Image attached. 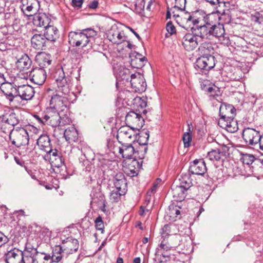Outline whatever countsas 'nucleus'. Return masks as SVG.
<instances>
[{
  "label": "nucleus",
  "instance_id": "f257e3e1",
  "mask_svg": "<svg viewBox=\"0 0 263 263\" xmlns=\"http://www.w3.org/2000/svg\"><path fill=\"white\" fill-rule=\"evenodd\" d=\"M54 78L58 87V92L51 97L49 106L60 112L67 111L68 100L66 96L70 92L71 78L65 77L62 68L56 70Z\"/></svg>",
  "mask_w": 263,
  "mask_h": 263
},
{
  "label": "nucleus",
  "instance_id": "f03ea898",
  "mask_svg": "<svg viewBox=\"0 0 263 263\" xmlns=\"http://www.w3.org/2000/svg\"><path fill=\"white\" fill-rule=\"evenodd\" d=\"M199 52L202 56L197 59L195 67L200 69L209 70L215 65V57L211 54L214 49L209 43H201L198 47Z\"/></svg>",
  "mask_w": 263,
  "mask_h": 263
},
{
  "label": "nucleus",
  "instance_id": "7ed1b4c3",
  "mask_svg": "<svg viewBox=\"0 0 263 263\" xmlns=\"http://www.w3.org/2000/svg\"><path fill=\"white\" fill-rule=\"evenodd\" d=\"M186 0H175L174 8L180 11L178 14H174L177 18V21L179 22L180 25L187 29L192 25L199 24L201 20L197 18L193 14L184 11Z\"/></svg>",
  "mask_w": 263,
  "mask_h": 263
},
{
  "label": "nucleus",
  "instance_id": "20e7f679",
  "mask_svg": "<svg viewBox=\"0 0 263 263\" xmlns=\"http://www.w3.org/2000/svg\"><path fill=\"white\" fill-rule=\"evenodd\" d=\"M189 28L191 29L192 33H186L183 36L181 44L185 50L191 51L196 49L204 39L198 24L192 25Z\"/></svg>",
  "mask_w": 263,
  "mask_h": 263
},
{
  "label": "nucleus",
  "instance_id": "39448f33",
  "mask_svg": "<svg viewBox=\"0 0 263 263\" xmlns=\"http://www.w3.org/2000/svg\"><path fill=\"white\" fill-rule=\"evenodd\" d=\"M77 239L68 238L62 241L61 246H56L53 251L52 260L54 262L60 261L64 254L67 255L77 251L79 248Z\"/></svg>",
  "mask_w": 263,
  "mask_h": 263
},
{
  "label": "nucleus",
  "instance_id": "423d86ee",
  "mask_svg": "<svg viewBox=\"0 0 263 263\" xmlns=\"http://www.w3.org/2000/svg\"><path fill=\"white\" fill-rule=\"evenodd\" d=\"M174 240L176 241L177 243H172L171 245H170L167 241L163 239L159 247L157 249L156 255L157 256H162L164 258H168L169 255L165 252H167L170 250L172 248L176 247V246H180L181 247H184L185 248V242L186 243L187 250H190L191 248L192 241L189 236H185L182 237L180 235H176L174 236Z\"/></svg>",
  "mask_w": 263,
  "mask_h": 263
},
{
  "label": "nucleus",
  "instance_id": "0eeeda50",
  "mask_svg": "<svg viewBox=\"0 0 263 263\" xmlns=\"http://www.w3.org/2000/svg\"><path fill=\"white\" fill-rule=\"evenodd\" d=\"M200 32H202L203 39L213 40L214 37L218 38L223 43H227L228 39L225 36V30L223 24H218L211 26L210 24H200Z\"/></svg>",
  "mask_w": 263,
  "mask_h": 263
},
{
  "label": "nucleus",
  "instance_id": "6e6552de",
  "mask_svg": "<svg viewBox=\"0 0 263 263\" xmlns=\"http://www.w3.org/2000/svg\"><path fill=\"white\" fill-rule=\"evenodd\" d=\"M97 35V32L91 28L84 29L81 32H70L69 33V43L72 46L85 47L90 39Z\"/></svg>",
  "mask_w": 263,
  "mask_h": 263
},
{
  "label": "nucleus",
  "instance_id": "1a4fd4ad",
  "mask_svg": "<svg viewBox=\"0 0 263 263\" xmlns=\"http://www.w3.org/2000/svg\"><path fill=\"white\" fill-rule=\"evenodd\" d=\"M12 143L17 147L25 146L28 144L29 135L24 128H13L9 135Z\"/></svg>",
  "mask_w": 263,
  "mask_h": 263
},
{
  "label": "nucleus",
  "instance_id": "9d476101",
  "mask_svg": "<svg viewBox=\"0 0 263 263\" xmlns=\"http://www.w3.org/2000/svg\"><path fill=\"white\" fill-rule=\"evenodd\" d=\"M62 112L52 109L50 107L46 108L42 118H39L44 124H47L52 127H57L60 124Z\"/></svg>",
  "mask_w": 263,
  "mask_h": 263
},
{
  "label": "nucleus",
  "instance_id": "9b49d317",
  "mask_svg": "<svg viewBox=\"0 0 263 263\" xmlns=\"http://www.w3.org/2000/svg\"><path fill=\"white\" fill-rule=\"evenodd\" d=\"M117 138L120 143H126L135 141L137 138V135L134 129L129 125L123 126L118 129Z\"/></svg>",
  "mask_w": 263,
  "mask_h": 263
},
{
  "label": "nucleus",
  "instance_id": "f8f14e48",
  "mask_svg": "<svg viewBox=\"0 0 263 263\" xmlns=\"http://www.w3.org/2000/svg\"><path fill=\"white\" fill-rule=\"evenodd\" d=\"M22 74V73L19 74L20 77L26 80L29 78L32 82L38 85H42L46 79V70L42 68H34L30 72L29 74L27 72L23 77L21 76Z\"/></svg>",
  "mask_w": 263,
  "mask_h": 263
},
{
  "label": "nucleus",
  "instance_id": "ddd939ff",
  "mask_svg": "<svg viewBox=\"0 0 263 263\" xmlns=\"http://www.w3.org/2000/svg\"><path fill=\"white\" fill-rule=\"evenodd\" d=\"M22 12L28 16L35 14L40 9L37 0H18Z\"/></svg>",
  "mask_w": 263,
  "mask_h": 263
},
{
  "label": "nucleus",
  "instance_id": "4468645a",
  "mask_svg": "<svg viewBox=\"0 0 263 263\" xmlns=\"http://www.w3.org/2000/svg\"><path fill=\"white\" fill-rule=\"evenodd\" d=\"M125 121L128 125L132 126L133 129L139 130L144 124L143 118L139 114L132 111L128 112L125 117Z\"/></svg>",
  "mask_w": 263,
  "mask_h": 263
},
{
  "label": "nucleus",
  "instance_id": "2eb2a0df",
  "mask_svg": "<svg viewBox=\"0 0 263 263\" xmlns=\"http://www.w3.org/2000/svg\"><path fill=\"white\" fill-rule=\"evenodd\" d=\"M107 37L110 42L117 44H121L126 40L123 31L120 30L116 25L112 26L108 31Z\"/></svg>",
  "mask_w": 263,
  "mask_h": 263
},
{
  "label": "nucleus",
  "instance_id": "dca6fc26",
  "mask_svg": "<svg viewBox=\"0 0 263 263\" xmlns=\"http://www.w3.org/2000/svg\"><path fill=\"white\" fill-rule=\"evenodd\" d=\"M260 136L259 133L253 128H246L242 133V137L246 143L252 146L258 145Z\"/></svg>",
  "mask_w": 263,
  "mask_h": 263
},
{
  "label": "nucleus",
  "instance_id": "f3484780",
  "mask_svg": "<svg viewBox=\"0 0 263 263\" xmlns=\"http://www.w3.org/2000/svg\"><path fill=\"white\" fill-rule=\"evenodd\" d=\"M44 158L45 160H48L53 167L59 168L64 163V160L61 153L56 149H52L47 153Z\"/></svg>",
  "mask_w": 263,
  "mask_h": 263
},
{
  "label": "nucleus",
  "instance_id": "a211bd4d",
  "mask_svg": "<svg viewBox=\"0 0 263 263\" xmlns=\"http://www.w3.org/2000/svg\"><path fill=\"white\" fill-rule=\"evenodd\" d=\"M46 260V256L37 253L33 254L28 251L23 252L21 257V263H45Z\"/></svg>",
  "mask_w": 263,
  "mask_h": 263
},
{
  "label": "nucleus",
  "instance_id": "6ab92c4d",
  "mask_svg": "<svg viewBox=\"0 0 263 263\" xmlns=\"http://www.w3.org/2000/svg\"><path fill=\"white\" fill-rule=\"evenodd\" d=\"M0 88L10 101H12L14 98L17 97V87L13 83L8 82H2Z\"/></svg>",
  "mask_w": 263,
  "mask_h": 263
},
{
  "label": "nucleus",
  "instance_id": "aec40b11",
  "mask_svg": "<svg viewBox=\"0 0 263 263\" xmlns=\"http://www.w3.org/2000/svg\"><path fill=\"white\" fill-rule=\"evenodd\" d=\"M129 81L132 86L136 91H143L146 89V82L143 78L139 74H132L130 76Z\"/></svg>",
  "mask_w": 263,
  "mask_h": 263
},
{
  "label": "nucleus",
  "instance_id": "412c9836",
  "mask_svg": "<svg viewBox=\"0 0 263 263\" xmlns=\"http://www.w3.org/2000/svg\"><path fill=\"white\" fill-rule=\"evenodd\" d=\"M34 94L32 87L29 85H23L17 87V97L19 96L22 100H29Z\"/></svg>",
  "mask_w": 263,
  "mask_h": 263
},
{
  "label": "nucleus",
  "instance_id": "4be33fe9",
  "mask_svg": "<svg viewBox=\"0 0 263 263\" xmlns=\"http://www.w3.org/2000/svg\"><path fill=\"white\" fill-rule=\"evenodd\" d=\"M236 109L231 104L223 103L219 108L220 119L227 120L231 118H234Z\"/></svg>",
  "mask_w": 263,
  "mask_h": 263
},
{
  "label": "nucleus",
  "instance_id": "5701e85b",
  "mask_svg": "<svg viewBox=\"0 0 263 263\" xmlns=\"http://www.w3.org/2000/svg\"><path fill=\"white\" fill-rule=\"evenodd\" d=\"M206 170L205 163L202 159L194 161L189 168L191 173L197 175H203Z\"/></svg>",
  "mask_w": 263,
  "mask_h": 263
},
{
  "label": "nucleus",
  "instance_id": "b1692460",
  "mask_svg": "<svg viewBox=\"0 0 263 263\" xmlns=\"http://www.w3.org/2000/svg\"><path fill=\"white\" fill-rule=\"evenodd\" d=\"M118 151L122 157L126 159H134L135 155V149L131 144L122 143L121 146L118 148Z\"/></svg>",
  "mask_w": 263,
  "mask_h": 263
},
{
  "label": "nucleus",
  "instance_id": "393cba45",
  "mask_svg": "<svg viewBox=\"0 0 263 263\" xmlns=\"http://www.w3.org/2000/svg\"><path fill=\"white\" fill-rule=\"evenodd\" d=\"M219 125L230 133H234L238 129L237 123L234 120V118H231L227 120L219 119Z\"/></svg>",
  "mask_w": 263,
  "mask_h": 263
},
{
  "label": "nucleus",
  "instance_id": "a878e982",
  "mask_svg": "<svg viewBox=\"0 0 263 263\" xmlns=\"http://www.w3.org/2000/svg\"><path fill=\"white\" fill-rule=\"evenodd\" d=\"M23 252L18 249H13L9 251L5 256L7 263H21Z\"/></svg>",
  "mask_w": 263,
  "mask_h": 263
},
{
  "label": "nucleus",
  "instance_id": "bb28decb",
  "mask_svg": "<svg viewBox=\"0 0 263 263\" xmlns=\"http://www.w3.org/2000/svg\"><path fill=\"white\" fill-rule=\"evenodd\" d=\"M32 21L34 25L43 28L51 24V19L45 13L34 15Z\"/></svg>",
  "mask_w": 263,
  "mask_h": 263
},
{
  "label": "nucleus",
  "instance_id": "cd10ccee",
  "mask_svg": "<svg viewBox=\"0 0 263 263\" xmlns=\"http://www.w3.org/2000/svg\"><path fill=\"white\" fill-rule=\"evenodd\" d=\"M47 40L43 34H34L31 38V42L33 48L43 50L45 46Z\"/></svg>",
  "mask_w": 263,
  "mask_h": 263
},
{
  "label": "nucleus",
  "instance_id": "c85d7f7f",
  "mask_svg": "<svg viewBox=\"0 0 263 263\" xmlns=\"http://www.w3.org/2000/svg\"><path fill=\"white\" fill-rule=\"evenodd\" d=\"M37 144L41 149L45 151L46 153L52 150L50 138L46 135H43L40 136L37 139Z\"/></svg>",
  "mask_w": 263,
  "mask_h": 263
},
{
  "label": "nucleus",
  "instance_id": "c756f323",
  "mask_svg": "<svg viewBox=\"0 0 263 263\" xmlns=\"http://www.w3.org/2000/svg\"><path fill=\"white\" fill-rule=\"evenodd\" d=\"M0 120L2 123V126L7 125L14 126L18 123V119L14 113L3 115L0 117Z\"/></svg>",
  "mask_w": 263,
  "mask_h": 263
},
{
  "label": "nucleus",
  "instance_id": "7c9ffc66",
  "mask_svg": "<svg viewBox=\"0 0 263 263\" xmlns=\"http://www.w3.org/2000/svg\"><path fill=\"white\" fill-rule=\"evenodd\" d=\"M32 61L27 54L23 55L16 63V66L20 71L28 70L31 66Z\"/></svg>",
  "mask_w": 263,
  "mask_h": 263
},
{
  "label": "nucleus",
  "instance_id": "2f4dec72",
  "mask_svg": "<svg viewBox=\"0 0 263 263\" xmlns=\"http://www.w3.org/2000/svg\"><path fill=\"white\" fill-rule=\"evenodd\" d=\"M35 59L40 68L43 69L49 66L51 62L49 55L45 52H41L37 54Z\"/></svg>",
  "mask_w": 263,
  "mask_h": 263
},
{
  "label": "nucleus",
  "instance_id": "473e14b6",
  "mask_svg": "<svg viewBox=\"0 0 263 263\" xmlns=\"http://www.w3.org/2000/svg\"><path fill=\"white\" fill-rule=\"evenodd\" d=\"M45 32L43 34L48 41H54L58 37V30L56 27L49 24L45 28Z\"/></svg>",
  "mask_w": 263,
  "mask_h": 263
},
{
  "label": "nucleus",
  "instance_id": "72a5a7b5",
  "mask_svg": "<svg viewBox=\"0 0 263 263\" xmlns=\"http://www.w3.org/2000/svg\"><path fill=\"white\" fill-rule=\"evenodd\" d=\"M114 183L116 190L125 191L126 187V182L124 175L118 174L114 178Z\"/></svg>",
  "mask_w": 263,
  "mask_h": 263
},
{
  "label": "nucleus",
  "instance_id": "f704fd0d",
  "mask_svg": "<svg viewBox=\"0 0 263 263\" xmlns=\"http://www.w3.org/2000/svg\"><path fill=\"white\" fill-rule=\"evenodd\" d=\"M64 137L69 143L75 142L78 139V133L73 127H70L65 129Z\"/></svg>",
  "mask_w": 263,
  "mask_h": 263
},
{
  "label": "nucleus",
  "instance_id": "c9c22d12",
  "mask_svg": "<svg viewBox=\"0 0 263 263\" xmlns=\"http://www.w3.org/2000/svg\"><path fill=\"white\" fill-rule=\"evenodd\" d=\"M186 191L178 185L172 187V195L174 200L181 201L185 197Z\"/></svg>",
  "mask_w": 263,
  "mask_h": 263
},
{
  "label": "nucleus",
  "instance_id": "e433bc0d",
  "mask_svg": "<svg viewBox=\"0 0 263 263\" xmlns=\"http://www.w3.org/2000/svg\"><path fill=\"white\" fill-rule=\"evenodd\" d=\"M146 62V58L142 57V55L137 53L135 58H132L131 65L135 68H139L143 66Z\"/></svg>",
  "mask_w": 263,
  "mask_h": 263
},
{
  "label": "nucleus",
  "instance_id": "4c0bfd02",
  "mask_svg": "<svg viewBox=\"0 0 263 263\" xmlns=\"http://www.w3.org/2000/svg\"><path fill=\"white\" fill-rule=\"evenodd\" d=\"M179 180L180 184L178 186L182 188L186 191L189 190L192 185V181L187 175H185L181 177Z\"/></svg>",
  "mask_w": 263,
  "mask_h": 263
},
{
  "label": "nucleus",
  "instance_id": "58836bf2",
  "mask_svg": "<svg viewBox=\"0 0 263 263\" xmlns=\"http://www.w3.org/2000/svg\"><path fill=\"white\" fill-rule=\"evenodd\" d=\"M222 156L223 154L219 149H214L208 153L206 158L211 161H218Z\"/></svg>",
  "mask_w": 263,
  "mask_h": 263
},
{
  "label": "nucleus",
  "instance_id": "ea45409f",
  "mask_svg": "<svg viewBox=\"0 0 263 263\" xmlns=\"http://www.w3.org/2000/svg\"><path fill=\"white\" fill-rule=\"evenodd\" d=\"M137 141L141 146H147L148 140L149 137V132L142 131L139 134Z\"/></svg>",
  "mask_w": 263,
  "mask_h": 263
},
{
  "label": "nucleus",
  "instance_id": "a19ab883",
  "mask_svg": "<svg viewBox=\"0 0 263 263\" xmlns=\"http://www.w3.org/2000/svg\"><path fill=\"white\" fill-rule=\"evenodd\" d=\"M130 73L129 69L125 68H121L118 72L117 77V78H120L124 80H125L127 81L130 79Z\"/></svg>",
  "mask_w": 263,
  "mask_h": 263
},
{
  "label": "nucleus",
  "instance_id": "79ce46f5",
  "mask_svg": "<svg viewBox=\"0 0 263 263\" xmlns=\"http://www.w3.org/2000/svg\"><path fill=\"white\" fill-rule=\"evenodd\" d=\"M147 151V146H140L137 151L135 150L134 159H142L144 158Z\"/></svg>",
  "mask_w": 263,
  "mask_h": 263
},
{
  "label": "nucleus",
  "instance_id": "37998d69",
  "mask_svg": "<svg viewBox=\"0 0 263 263\" xmlns=\"http://www.w3.org/2000/svg\"><path fill=\"white\" fill-rule=\"evenodd\" d=\"M125 193V191H120L118 190H113L110 195V199L112 200L114 202H117L120 199V197L121 195H123Z\"/></svg>",
  "mask_w": 263,
  "mask_h": 263
},
{
  "label": "nucleus",
  "instance_id": "c03bdc74",
  "mask_svg": "<svg viewBox=\"0 0 263 263\" xmlns=\"http://www.w3.org/2000/svg\"><path fill=\"white\" fill-rule=\"evenodd\" d=\"M255 160V157L252 155L245 154L243 155L241 161L243 164L249 165L252 164Z\"/></svg>",
  "mask_w": 263,
  "mask_h": 263
},
{
  "label": "nucleus",
  "instance_id": "a18cd8bd",
  "mask_svg": "<svg viewBox=\"0 0 263 263\" xmlns=\"http://www.w3.org/2000/svg\"><path fill=\"white\" fill-rule=\"evenodd\" d=\"M182 140L185 147H189L192 140V136L189 133H185L183 134Z\"/></svg>",
  "mask_w": 263,
  "mask_h": 263
},
{
  "label": "nucleus",
  "instance_id": "49530a36",
  "mask_svg": "<svg viewBox=\"0 0 263 263\" xmlns=\"http://www.w3.org/2000/svg\"><path fill=\"white\" fill-rule=\"evenodd\" d=\"M170 232V226L166 224L161 229V235L162 237L164 239L168 236L169 233Z\"/></svg>",
  "mask_w": 263,
  "mask_h": 263
},
{
  "label": "nucleus",
  "instance_id": "de8ad7c7",
  "mask_svg": "<svg viewBox=\"0 0 263 263\" xmlns=\"http://www.w3.org/2000/svg\"><path fill=\"white\" fill-rule=\"evenodd\" d=\"M96 227L98 230H103L104 224L102 218L100 216L98 217L95 220Z\"/></svg>",
  "mask_w": 263,
  "mask_h": 263
},
{
  "label": "nucleus",
  "instance_id": "09e8293b",
  "mask_svg": "<svg viewBox=\"0 0 263 263\" xmlns=\"http://www.w3.org/2000/svg\"><path fill=\"white\" fill-rule=\"evenodd\" d=\"M134 102L136 104H139L141 108H143L146 106V102L145 99H142L140 97H137L134 99Z\"/></svg>",
  "mask_w": 263,
  "mask_h": 263
},
{
  "label": "nucleus",
  "instance_id": "8fccbe9b",
  "mask_svg": "<svg viewBox=\"0 0 263 263\" xmlns=\"http://www.w3.org/2000/svg\"><path fill=\"white\" fill-rule=\"evenodd\" d=\"M71 122V119L68 117L66 115H61V119H60V124L62 126L69 124Z\"/></svg>",
  "mask_w": 263,
  "mask_h": 263
},
{
  "label": "nucleus",
  "instance_id": "3c124183",
  "mask_svg": "<svg viewBox=\"0 0 263 263\" xmlns=\"http://www.w3.org/2000/svg\"><path fill=\"white\" fill-rule=\"evenodd\" d=\"M166 29L168 33H169L171 35L173 34V33H175L176 32V29L175 26L173 25V24L169 22L167 23L166 26Z\"/></svg>",
  "mask_w": 263,
  "mask_h": 263
},
{
  "label": "nucleus",
  "instance_id": "603ef678",
  "mask_svg": "<svg viewBox=\"0 0 263 263\" xmlns=\"http://www.w3.org/2000/svg\"><path fill=\"white\" fill-rule=\"evenodd\" d=\"M9 240L8 237L0 232V247L7 243Z\"/></svg>",
  "mask_w": 263,
  "mask_h": 263
},
{
  "label": "nucleus",
  "instance_id": "864d4df0",
  "mask_svg": "<svg viewBox=\"0 0 263 263\" xmlns=\"http://www.w3.org/2000/svg\"><path fill=\"white\" fill-rule=\"evenodd\" d=\"M251 20L255 23H261L262 21V17L260 13H256L254 15L251 16Z\"/></svg>",
  "mask_w": 263,
  "mask_h": 263
},
{
  "label": "nucleus",
  "instance_id": "5fc2aeb1",
  "mask_svg": "<svg viewBox=\"0 0 263 263\" xmlns=\"http://www.w3.org/2000/svg\"><path fill=\"white\" fill-rule=\"evenodd\" d=\"M83 3V0H72V5L74 7H81Z\"/></svg>",
  "mask_w": 263,
  "mask_h": 263
},
{
  "label": "nucleus",
  "instance_id": "6e6d98bb",
  "mask_svg": "<svg viewBox=\"0 0 263 263\" xmlns=\"http://www.w3.org/2000/svg\"><path fill=\"white\" fill-rule=\"evenodd\" d=\"M157 184H154L153 186L151 188V190L147 192V194L149 196H151L153 194H154L157 189Z\"/></svg>",
  "mask_w": 263,
  "mask_h": 263
},
{
  "label": "nucleus",
  "instance_id": "4d7b16f0",
  "mask_svg": "<svg viewBox=\"0 0 263 263\" xmlns=\"http://www.w3.org/2000/svg\"><path fill=\"white\" fill-rule=\"evenodd\" d=\"M98 6V2L97 1H94L90 3L89 7L91 9H95Z\"/></svg>",
  "mask_w": 263,
  "mask_h": 263
},
{
  "label": "nucleus",
  "instance_id": "13d9d810",
  "mask_svg": "<svg viewBox=\"0 0 263 263\" xmlns=\"http://www.w3.org/2000/svg\"><path fill=\"white\" fill-rule=\"evenodd\" d=\"M207 2L209 3L212 6H217L220 4L219 0H205Z\"/></svg>",
  "mask_w": 263,
  "mask_h": 263
},
{
  "label": "nucleus",
  "instance_id": "bf43d9fd",
  "mask_svg": "<svg viewBox=\"0 0 263 263\" xmlns=\"http://www.w3.org/2000/svg\"><path fill=\"white\" fill-rule=\"evenodd\" d=\"M260 149L263 151V136H260L258 144Z\"/></svg>",
  "mask_w": 263,
  "mask_h": 263
},
{
  "label": "nucleus",
  "instance_id": "052dcab7",
  "mask_svg": "<svg viewBox=\"0 0 263 263\" xmlns=\"http://www.w3.org/2000/svg\"><path fill=\"white\" fill-rule=\"evenodd\" d=\"M208 91L209 92L212 93L214 91H216L218 90L217 88L216 87H209L208 88Z\"/></svg>",
  "mask_w": 263,
  "mask_h": 263
},
{
  "label": "nucleus",
  "instance_id": "680f3d73",
  "mask_svg": "<svg viewBox=\"0 0 263 263\" xmlns=\"http://www.w3.org/2000/svg\"><path fill=\"white\" fill-rule=\"evenodd\" d=\"M130 30L135 35V36L139 39V40H140V37L139 36V35L136 32H135L132 28H129Z\"/></svg>",
  "mask_w": 263,
  "mask_h": 263
},
{
  "label": "nucleus",
  "instance_id": "e2e57ef3",
  "mask_svg": "<svg viewBox=\"0 0 263 263\" xmlns=\"http://www.w3.org/2000/svg\"><path fill=\"white\" fill-rule=\"evenodd\" d=\"M173 211L175 212V214L176 215V216L180 214V211L177 209L172 210V212H173Z\"/></svg>",
  "mask_w": 263,
  "mask_h": 263
},
{
  "label": "nucleus",
  "instance_id": "0e129e2a",
  "mask_svg": "<svg viewBox=\"0 0 263 263\" xmlns=\"http://www.w3.org/2000/svg\"><path fill=\"white\" fill-rule=\"evenodd\" d=\"M140 258L139 257H136L134 259V263H140Z\"/></svg>",
  "mask_w": 263,
  "mask_h": 263
},
{
  "label": "nucleus",
  "instance_id": "69168bd1",
  "mask_svg": "<svg viewBox=\"0 0 263 263\" xmlns=\"http://www.w3.org/2000/svg\"><path fill=\"white\" fill-rule=\"evenodd\" d=\"M152 3V1L148 2V5L146 6V9L147 10H151V7Z\"/></svg>",
  "mask_w": 263,
  "mask_h": 263
},
{
  "label": "nucleus",
  "instance_id": "338daca9",
  "mask_svg": "<svg viewBox=\"0 0 263 263\" xmlns=\"http://www.w3.org/2000/svg\"><path fill=\"white\" fill-rule=\"evenodd\" d=\"M117 263H123V260L121 257H118L117 260Z\"/></svg>",
  "mask_w": 263,
  "mask_h": 263
},
{
  "label": "nucleus",
  "instance_id": "774afa93",
  "mask_svg": "<svg viewBox=\"0 0 263 263\" xmlns=\"http://www.w3.org/2000/svg\"><path fill=\"white\" fill-rule=\"evenodd\" d=\"M144 213V210H143V208L141 206V207L140 208V211H139V214H140V215H143Z\"/></svg>",
  "mask_w": 263,
  "mask_h": 263
}]
</instances>
